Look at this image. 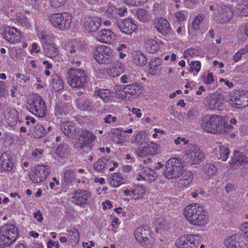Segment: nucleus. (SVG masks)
I'll return each mask as SVG.
<instances>
[{"label": "nucleus", "mask_w": 248, "mask_h": 248, "mask_svg": "<svg viewBox=\"0 0 248 248\" xmlns=\"http://www.w3.org/2000/svg\"><path fill=\"white\" fill-rule=\"evenodd\" d=\"M144 47L151 53L156 52L159 49V44L154 39L147 38L144 41Z\"/></svg>", "instance_id": "79ce46f5"}, {"label": "nucleus", "mask_w": 248, "mask_h": 248, "mask_svg": "<svg viewBox=\"0 0 248 248\" xmlns=\"http://www.w3.org/2000/svg\"><path fill=\"white\" fill-rule=\"evenodd\" d=\"M116 24L122 33L127 35H131L138 29L134 20L129 17L116 20Z\"/></svg>", "instance_id": "4468645a"}, {"label": "nucleus", "mask_w": 248, "mask_h": 248, "mask_svg": "<svg viewBox=\"0 0 248 248\" xmlns=\"http://www.w3.org/2000/svg\"><path fill=\"white\" fill-rule=\"evenodd\" d=\"M236 13L240 16H248V1L239 4Z\"/></svg>", "instance_id": "6e6d98bb"}, {"label": "nucleus", "mask_w": 248, "mask_h": 248, "mask_svg": "<svg viewBox=\"0 0 248 248\" xmlns=\"http://www.w3.org/2000/svg\"><path fill=\"white\" fill-rule=\"evenodd\" d=\"M154 27L158 32L162 35L170 34L171 31V28L170 23L164 18L158 19L154 23Z\"/></svg>", "instance_id": "a878e982"}, {"label": "nucleus", "mask_w": 248, "mask_h": 248, "mask_svg": "<svg viewBox=\"0 0 248 248\" xmlns=\"http://www.w3.org/2000/svg\"><path fill=\"white\" fill-rule=\"evenodd\" d=\"M68 235L70 237L69 241L73 246H76L79 241V232L75 228H71L67 230Z\"/></svg>", "instance_id": "a18cd8bd"}, {"label": "nucleus", "mask_w": 248, "mask_h": 248, "mask_svg": "<svg viewBox=\"0 0 248 248\" xmlns=\"http://www.w3.org/2000/svg\"><path fill=\"white\" fill-rule=\"evenodd\" d=\"M138 18L141 22H147L151 18L149 13L143 9H140L137 12Z\"/></svg>", "instance_id": "5fc2aeb1"}, {"label": "nucleus", "mask_w": 248, "mask_h": 248, "mask_svg": "<svg viewBox=\"0 0 248 248\" xmlns=\"http://www.w3.org/2000/svg\"><path fill=\"white\" fill-rule=\"evenodd\" d=\"M224 245L227 248H248L246 241L238 233L227 237L224 240Z\"/></svg>", "instance_id": "6ab92c4d"}, {"label": "nucleus", "mask_w": 248, "mask_h": 248, "mask_svg": "<svg viewBox=\"0 0 248 248\" xmlns=\"http://www.w3.org/2000/svg\"><path fill=\"white\" fill-rule=\"evenodd\" d=\"M124 70V67L123 63L119 61H116L106 69V72L108 75L115 77L123 73Z\"/></svg>", "instance_id": "cd10ccee"}, {"label": "nucleus", "mask_w": 248, "mask_h": 248, "mask_svg": "<svg viewBox=\"0 0 248 248\" xmlns=\"http://www.w3.org/2000/svg\"><path fill=\"white\" fill-rule=\"evenodd\" d=\"M49 20L54 27L63 30L70 26L72 16L67 13L52 14L49 15Z\"/></svg>", "instance_id": "6e6552de"}, {"label": "nucleus", "mask_w": 248, "mask_h": 248, "mask_svg": "<svg viewBox=\"0 0 248 248\" xmlns=\"http://www.w3.org/2000/svg\"><path fill=\"white\" fill-rule=\"evenodd\" d=\"M16 78L20 83H25L29 81L30 77L27 75L20 73H17L16 75Z\"/></svg>", "instance_id": "338daca9"}, {"label": "nucleus", "mask_w": 248, "mask_h": 248, "mask_svg": "<svg viewBox=\"0 0 248 248\" xmlns=\"http://www.w3.org/2000/svg\"><path fill=\"white\" fill-rule=\"evenodd\" d=\"M188 15L187 11L186 10H180L175 13V17L178 22L182 23L186 21Z\"/></svg>", "instance_id": "4d7b16f0"}, {"label": "nucleus", "mask_w": 248, "mask_h": 248, "mask_svg": "<svg viewBox=\"0 0 248 248\" xmlns=\"http://www.w3.org/2000/svg\"><path fill=\"white\" fill-rule=\"evenodd\" d=\"M217 169L215 165L207 163L203 165L202 170V176L205 179L213 177L217 172Z\"/></svg>", "instance_id": "ea45409f"}, {"label": "nucleus", "mask_w": 248, "mask_h": 248, "mask_svg": "<svg viewBox=\"0 0 248 248\" xmlns=\"http://www.w3.org/2000/svg\"><path fill=\"white\" fill-rule=\"evenodd\" d=\"M68 151V146L66 144L59 145L56 150V154L60 157H63Z\"/></svg>", "instance_id": "bf43d9fd"}, {"label": "nucleus", "mask_w": 248, "mask_h": 248, "mask_svg": "<svg viewBox=\"0 0 248 248\" xmlns=\"http://www.w3.org/2000/svg\"><path fill=\"white\" fill-rule=\"evenodd\" d=\"M157 174L152 169L142 167L135 173V179L139 181H145L151 183L157 177Z\"/></svg>", "instance_id": "a211bd4d"}, {"label": "nucleus", "mask_w": 248, "mask_h": 248, "mask_svg": "<svg viewBox=\"0 0 248 248\" xmlns=\"http://www.w3.org/2000/svg\"><path fill=\"white\" fill-rule=\"evenodd\" d=\"M76 173L73 169L66 170L62 177V183L66 186H71L75 183L77 180Z\"/></svg>", "instance_id": "473e14b6"}, {"label": "nucleus", "mask_w": 248, "mask_h": 248, "mask_svg": "<svg viewBox=\"0 0 248 248\" xmlns=\"http://www.w3.org/2000/svg\"><path fill=\"white\" fill-rule=\"evenodd\" d=\"M62 48L67 51L68 61L72 63H75L77 65L80 64V61L78 60L80 51L76 48L74 43L72 42L65 41L62 44Z\"/></svg>", "instance_id": "f8f14e48"}, {"label": "nucleus", "mask_w": 248, "mask_h": 248, "mask_svg": "<svg viewBox=\"0 0 248 248\" xmlns=\"http://www.w3.org/2000/svg\"><path fill=\"white\" fill-rule=\"evenodd\" d=\"M175 246L178 248H191L188 242L187 234L183 235L176 239Z\"/></svg>", "instance_id": "864d4df0"}, {"label": "nucleus", "mask_w": 248, "mask_h": 248, "mask_svg": "<svg viewBox=\"0 0 248 248\" xmlns=\"http://www.w3.org/2000/svg\"><path fill=\"white\" fill-rule=\"evenodd\" d=\"M188 242L191 248H197L201 241V235L198 233L187 234Z\"/></svg>", "instance_id": "c03bdc74"}, {"label": "nucleus", "mask_w": 248, "mask_h": 248, "mask_svg": "<svg viewBox=\"0 0 248 248\" xmlns=\"http://www.w3.org/2000/svg\"><path fill=\"white\" fill-rule=\"evenodd\" d=\"M95 37L97 41L109 45L113 44L117 40L116 34L108 29L99 31Z\"/></svg>", "instance_id": "aec40b11"}, {"label": "nucleus", "mask_w": 248, "mask_h": 248, "mask_svg": "<svg viewBox=\"0 0 248 248\" xmlns=\"http://www.w3.org/2000/svg\"><path fill=\"white\" fill-rule=\"evenodd\" d=\"M134 197L135 198H142L146 192V189L142 186H138L134 190Z\"/></svg>", "instance_id": "e2e57ef3"}, {"label": "nucleus", "mask_w": 248, "mask_h": 248, "mask_svg": "<svg viewBox=\"0 0 248 248\" xmlns=\"http://www.w3.org/2000/svg\"><path fill=\"white\" fill-rule=\"evenodd\" d=\"M77 133L79 136L78 141L80 147L83 148L92 143L95 139V137L90 132L85 129H79Z\"/></svg>", "instance_id": "b1692460"}, {"label": "nucleus", "mask_w": 248, "mask_h": 248, "mask_svg": "<svg viewBox=\"0 0 248 248\" xmlns=\"http://www.w3.org/2000/svg\"><path fill=\"white\" fill-rule=\"evenodd\" d=\"M248 163V157L243 153L235 151L233 156L230 162V166L232 168H243Z\"/></svg>", "instance_id": "5701e85b"}, {"label": "nucleus", "mask_w": 248, "mask_h": 248, "mask_svg": "<svg viewBox=\"0 0 248 248\" xmlns=\"http://www.w3.org/2000/svg\"><path fill=\"white\" fill-rule=\"evenodd\" d=\"M222 131L220 132V135L223 134H228L231 132L233 128V126L232 124H226V121L224 117H223V126H222Z\"/></svg>", "instance_id": "774afa93"}, {"label": "nucleus", "mask_w": 248, "mask_h": 248, "mask_svg": "<svg viewBox=\"0 0 248 248\" xmlns=\"http://www.w3.org/2000/svg\"><path fill=\"white\" fill-rule=\"evenodd\" d=\"M19 232L14 225L2 226L0 230V248L8 247L18 238Z\"/></svg>", "instance_id": "423d86ee"}, {"label": "nucleus", "mask_w": 248, "mask_h": 248, "mask_svg": "<svg viewBox=\"0 0 248 248\" xmlns=\"http://www.w3.org/2000/svg\"><path fill=\"white\" fill-rule=\"evenodd\" d=\"M8 87L4 81H0V98L6 97L8 94Z\"/></svg>", "instance_id": "69168bd1"}, {"label": "nucleus", "mask_w": 248, "mask_h": 248, "mask_svg": "<svg viewBox=\"0 0 248 248\" xmlns=\"http://www.w3.org/2000/svg\"><path fill=\"white\" fill-rule=\"evenodd\" d=\"M184 215L191 225L202 227L209 222V217L205 207L198 203L187 205L184 210Z\"/></svg>", "instance_id": "f257e3e1"}, {"label": "nucleus", "mask_w": 248, "mask_h": 248, "mask_svg": "<svg viewBox=\"0 0 248 248\" xmlns=\"http://www.w3.org/2000/svg\"><path fill=\"white\" fill-rule=\"evenodd\" d=\"M146 60V57L141 52L138 51L133 53V61L137 65L141 66L145 65Z\"/></svg>", "instance_id": "de8ad7c7"}, {"label": "nucleus", "mask_w": 248, "mask_h": 248, "mask_svg": "<svg viewBox=\"0 0 248 248\" xmlns=\"http://www.w3.org/2000/svg\"><path fill=\"white\" fill-rule=\"evenodd\" d=\"M142 86L138 83L133 84L129 85L124 86L122 88L121 87V92L123 93H125V95H127V99H129V96H128V94H131L133 95H138L142 91Z\"/></svg>", "instance_id": "c756f323"}, {"label": "nucleus", "mask_w": 248, "mask_h": 248, "mask_svg": "<svg viewBox=\"0 0 248 248\" xmlns=\"http://www.w3.org/2000/svg\"><path fill=\"white\" fill-rule=\"evenodd\" d=\"M133 138V139L131 141V143L140 145L146 142L145 132L143 131H139L134 134Z\"/></svg>", "instance_id": "8fccbe9b"}, {"label": "nucleus", "mask_w": 248, "mask_h": 248, "mask_svg": "<svg viewBox=\"0 0 248 248\" xmlns=\"http://www.w3.org/2000/svg\"><path fill=\"white\" fill-rule=\"evenodd\" d=\"M150 231L147 226H140L135 231L134 234L136 240L142 245H145L148 242Z\"/></svg>", "instance_id": "393cba45"}, {"label": "nucleus", "mask_w": 248, "mask_h": 248, "mask_svg": "<svg viewBox=\"0 0 248 248\" xmlns=\"http://www.w3.org/2000/svg\"><path fill=\"white\" fill-rule=\"evenodd\" d=\"M0 163L3 170H11L14 164L12 155L8 152L2 153L0 157Z\"/></svg>", "instance_id": "c85d7f7f"}, {"label": "nucleus", "mask_w": 248, "mask_h": 248, "mask_svg": "<svg viewBox=\"0 0 248 248\" xmlns=\"http://www.w3.org/2000/svg\"><path fill=\"white\" fill-rule=\"evenodd\" d=\"M230 151L228 148L223 146L219 145L218 149L216 153V157L223 161H225L228 158L230 155Z\"/></svg>", "instance_id": "49530a36"}, {"label": "nucleus", "mask_w": 248, "mask_h": 248, "mask_svg": "<svg viewBox=\"0 0 248 248\" xmlns=\"http://www.w3.org/2000/svg\"><path fill=\"white\" fill-rule=\"evenodd\" d=\"M163 63L162 60L157 57L153 58L149 62V66L147 73L152 76H155L161 70V66Z\"/></svg>", "instance_id": "7c9ffc66"}, {"label": "nucleus", "mask_w": 248, "mask_h": 248, "mask_svg": "<svg viewBox=\"0 0 248 248\" xmlns=\"http://www.w3.org/2000/svg\"><path fill=\"white\" fill-rule=\"evenodd\" d=\"M50 89L55 92H59L64 88V82L62 79L57 75L51 77L49 80Z\"/></svg>", "instance_id": "f704fd0d"}, {"label": "nucleus", "mask_w": 248, "mask_h": 248, "mask_svg": "<svg viewBox=\"0 0 248 248\" xmlns=\"http://www.w3.org/2000/svg\"><path fill=\"white\" fill-rule=\"evenodd\" d=\"M128 50V47L124 44H118L116 48L117 55L119 59L121 60H124L127 57Z\"/></svg>", "instance_id": "3c124183"}, {"label": "nucleus", "mask_w": 248, "mask_h": 248, "mask_svg": "<svg viewBox=\"0 0 248 248\" xmlns=\"http://www.w3.org/2000/svg\"><path fill=\"white\" fill-rule=\"evenodd\" d=\"M92 198V193L86 190L78 189L75 191L71 197V202L76 205L84 206L88 204Z\"/></svg>", "instance_id": "dca6fc26"}, {"label": "nucleus", "mask_w": 248, "mask_h": 248, "mask_svg": "<svg viewBox=\"0 0 248 248\" xmlns=\"http://www.w3.org/2000/svg\"><path fill=\"white\" fill-rule=\"evenodd\" d=\"M106 15L108 18H115L117 17V8L113 6L109 5L106 12Z\"/></svg>", "instance_id": "680f3d73"}, {"label": "nucleus", "mask_w": 248, "mask_h": 248, "mask_svg": "<svg viewBox=\"0 0 248 248\" xmlns=\"http://www.w3.org/2000/svg\"><path fill=\"white\" fill-rule=\"evenodd\" d=\"M77 107L81 110L92 111L95 110L98 105H94L89 99H78L77 101Z\"/></svg>", "instance_id": "e433bc0d"}, {"label": "nucleus", "mask_w": 248, "mask_h": 248, "mask_svg": "<svg viewBox=\"0 0 248 248\" xmlns=\"http://www.w3.org/2000/svg\"><path fill=\"white\" fill-rule=\"evenodd\" d=\"M50 172L48 165H38L36 166L34 172L30 175L32 183L38 184L46 180Z\"/></svg>", "instance_id": "f3484780"}, {"label": "nucleus", "mask_w": 248, "mask_h": 248, "mask_svg": "<svg viewBox=\"0 0 248 248\" xmlns=\"http://www.w3.org/2000/svg\"><path fill=\"white\" fill-rule=\"evenodd\" d=\"M68 84L73 88L83 87L88 82V77L84 70L71 68L66 73Z\"/></svg>", "instance_id": "39448f33"}, {"label": "nucleus", "mask_w": 248, "mask_h": 248, "mask_svg": "<svg viewBox=\"0 0 248 248\" xmlns=\"http://www.w3.org/2000/svg\"><path fill=\"white\" fill-rule=\"evenodd\" d=\"M18 119V112L14 108H8L5 112V121L11 126L15 125Z\"/></svg>", "instance_id": "c9c22d12"}, {"label": "nucleus", "mask_w": 248, "mask_h": 248, "mask_svg": "<svg viewBox=\"0 0 248 248\" xmlns=\"http://www.w3.org/2000/svg\"><path fill=\"white\" fill-rule=\"evenodd\" d=\"M229 103L235 108H242L248 106V91H237L230 94Z\"/></svg>", "instance_id": "9d476101"}, {"label": "nucleus", "mask_w": 248, "mask_h": 248, "mask_svg": "<svg viewBox=\"0 0 248 248\" xmlns=\"http://www.w3.org/2000/svg\"><path fill=\"white\" fill-rule=\"evenodd\" d=\"M93 56L99 64H108L112 57V50L109 46L100 45L94 49Z\"/></svg>", "instance_id": "1a4fd4ad"}, {"label": "nucleus", "mask_w": 248, "mask_h": 248, "mask_svg": "<svg viewBox=\"0 0 248 248\" xmlns=\"http://www.w3.org/2000/svg\"><path fill=\"white\" fill-rule=\"evenodd\" d=\"M223 104V97L219 94L214 93L207 99V106L210 110L218 109Z\"/></svg>", "instance_id": "bb28decb"}, {"label": "nucleus", "mask_w": 248, "mask_h": 248, "mask_svg": "<svg viewBox=\"0 0 248 248\" xmlns=\"http://www.w3.org/2000/svg\"><path fill=\"white\" fill-rule=\"evenodd\" d=\"M36 30L37 35L43 46L57 44L60 42L59 38L51 32L44 31H39L37 28Z\"/></svg>", "instance_id": "412c9836"}, {"label": "nucleus", "mask_w": 248, "mask_h": 248, "mask_svg": "<svg viewBox=\"0 0 248 248\" xmlns=\"http://www.w3.org/2000/svg\"><path fill=\"white\" fill-rule=\"evenodd\" d=\"M21 9H18L15 7H10L7 10L8 16L15 23L20 26L29 28L31 26L30 20L20 12Z\"/></svg>", "instance_id": "ddd939ff"}, {"label": "nucleus", "mask_w": 248, "mask_h": 248, "mask_svg": "<svg viewBox=\"0 0 248 248\" xmlns=\"http://www.w3.org/2000/svg\"><path fill=\"white\" fill-rule=\"evenodd\" d=\"M185 155L190 160L191 164H198L202 162L204 155L201 149L195 144L188 145L184 150Z\"/></svg>", "instance_id": "9b49d317"}, {"label": "nucleus", "mask_w": 248, "mask_h": 248, "mask_svg": "<svg viewBox=\"0 0 248 248\" xmlns=\"http://www.w3.org/2000/svg\"><path fill=\"white\" fill-rule=\"evenodd\" d=\"M219 12L220 21L223 23L229 22L233 16L232 9L230 6H224Z\"/></svg>", "instance_id": "58836bf2"}, {"label": "nucleus", "mask_w": 248, "mask_h": 248, "mask_svg": "<svg viewBox=\"0 0 248 248\" xmlns=\"http://www.w3.org/2000/svg\"><path fill=\"white\" fill-rule=\"evenodd\" d=\"M61 129L62 132L69 138L73 137L78 132L75 124L69 121L62 123Z\"/></svg>", "instance_id": "2f4dec72"}, {"label": "nucleus", "mask_w": 248, "mask_h": 248, "mask_svg": "<svg viewBox=\"0 0 248 248\" xmlns=\"http://www.w3.org/2000/svg\"><path fill=\"white\" fill-rule=\"evenodd\" d=\"M2 36L6 41L13 44L21 42L23 36L22 32L19 29L10 26L5 28Z\"/></svg>", "instance_id": "2eb2a0df"}, {"label": "nucleus", "mask_w": 248, "mask_h": 248, "mask_svg": "<svg viewBox=\"0 0 248 248\" xmlns=\"http://www.w3.org/2000/svg\"><path fill=\"white\" fill-rule=\"evenodd\" d=\"M45 55L51 59L55 58L59 54L56 44L44 46Z\"/></svg>", "instance_id": "37998d69"}, {"label": "nucleus", "mask_w": 248, "mask_h": 248, "mask_svg": "<svg viewBox=\"0 0 248 248\" xmlns=\"http://www.w3.org/2000/svg\"><path fill=\"white\" fill-rule=\"evenodd\" d=\"M204 18V16L202 14L199 15L194 17L191 28H189L188 30V33L190 35L192 33V30L198 31L201 29Z\"/></svg>", "instance_id": "a19ab883"}, {"label": "nucleus", "mask_w": 248, "mask_h": 248, "mask_svg": "<svg viewBox=\"0 0 248 248\" xmlns=\"http://www.w3.org/2000/svg\"><path fill=\"white\" fill-rule=\"evenodd\" d=\"M185 170L182 159L172 157L167 161L164 169V175L169 179L178 178Z\"/></svg>", "instance_id": "7ed1b4c3"}, {"label": "nucleus", "mask_w": 248, "mask_h": 248, "mask_svg": "<svg viewBox=\"0 0 248 248\" xmlns=\"http://www.w3.org/2000/svg\"><path fill=\"white\" fill-rule=\"evenodd\" d=\"M108 160L106 158L98 159L93 164V167L96 171H101L109 165Z\"/></svg>", "instance_id": "603ef678"}, {"label": "nucleus", "mask_w": 248, "mask_h": 248, "mask_svg": "<svg viewBox=\"0 0 248 248\" xmlns=\"http://www.w3.org/2000/svg\"><path fill=\"white\" fill-rule=\"evenodd\" d=\"M102 24V20L98 16L89 17L85 23V28L91 32L97 31Z\"/></svg>", "instance_id": "72a5a7b5"}, {"label": "nucleus", "mask_w": 248, "mask_h": 248, "mask_svg": "<svg viewBox=\"0 0 248 248\" xmlns=\"http://www.w3.org/2000/svg\"><path fill=\"white\" fill-rule=\"evenodd\" d=\"M115 91L114 92L108 89L98 88L95 89L94 94L106 103L119 102L121 100L127 99V95H125V93H123L121 91V86H116L115 87Z\"/></svg>", "instance_id": "20e7f679"}, {"label": "nucleus", "mask_w": 248, "mask_h": 248, "mask_svg": "<svg viewBox=\"0 0 248 248\" xmlns=\"http://www.w3.org/2000/svg\"><path fill=\"white\" fill-rule=\"evenodd\" d=\"M27 104L31 112L35 116L43 118L46 114L45 102L38 94H32L29 98Z\"/></svg>", "instance_id": "0eeeda50"}, {"label": "nucleus", "mask_w": 248, "mask_h": 248, "mask_svg": "<svg viewBox=\"0 0 248 248\" xmlns=\"http://www.w3.org/2000/svg\"><path fill=\"white\" fill-rule=\"evenodd\" d=\"M124 179L120 173H114L109 179V183L113 187H118L124 183Z\"/></svg>", "instance_id": "09e8293b"}, {"label": "nucleus", "mask_w": 248, "mask_h": 248, "mask_svg": "<svg viewBox=\"0 0 248 248\" xmlns=\"http://www.w3.org/2000/svg\"><path fill=\"white\" fill-rule=\"evenodd\" d=\"M159 152V146L154 142H151L143 148L140 155H155Z\"/></svg>", "instance_id": "4c0bfd02"}, {"label": "nucleus", "mask_w": 248, "mask_h": 248, "mask_svg": "<svg viewBox=\"0 0 248 248\" xmlns=\"http://www.w3.org/2000/svg\"><path fill=\"white\" fill-rule=\"evenodd\" d=\"M34 133V136L36 138H40L44 136L47 133V131L43 125L37 124L35 127Z\"/></svg>", "instance_id": "13d9d810"}, {"label": "nucleus", "mask_w": 248, "mask_h": 248, "mask_svg": "<svg viewBox=\"0 0 248 248\" xmlns=\"http://www.w3.org/2000/svg\"><path fill=\"white\" fill-rule=\"evenodd\" d=\"M248 53V46L238 50L233 56V60L235 62H238L242 57V55Z\"/></svg>", "instance_id": "0e129e2a"}, {"label": "nucleus", "mask_w": 248, "mask_h": 248, "mask_svg": "<svg viewBox=\"0 0 248 248\" xmlns=\"http://www.w3.org/2000/svg\"><path fill=\"white\" fill-rule=\"evenodd\" d=\"M223 117L219 115H205L201 120L200 125L205 132L220 135L223 129Z\"/></svg>", "instance_id": "f03ea898"}, {"label": "nucleus", "mask_w": 248, "mask_h": 248, "mask_svg": "<svg viewBox=\"0 0 248 248\" xmlns=\"http://www.w3.org/2000/svg\"><path fill=\"white\" fill-rule=\"evenodd\" d=\"M193 177L192 172L185 170L179 177L180 179L175 183V186L181 190L186 189L191 186Z\"/></svg>", "instance_id": "4be33fe9"}, {"label": "nucleus", "mask_w": 248, "mask_h": 248, "mask_svg": "<svg viewBox=\"0 0 248 248\" xmlns=\"http://www.w3.org/2000/svg\"><path fill=\"white\" fill-rule=\"evenodd\" d=\"M189 71L198 73L201 69V63L199 61H192L189 65Z\"/></svg>", "instance_id": "052dcab7"}]
</instances>
